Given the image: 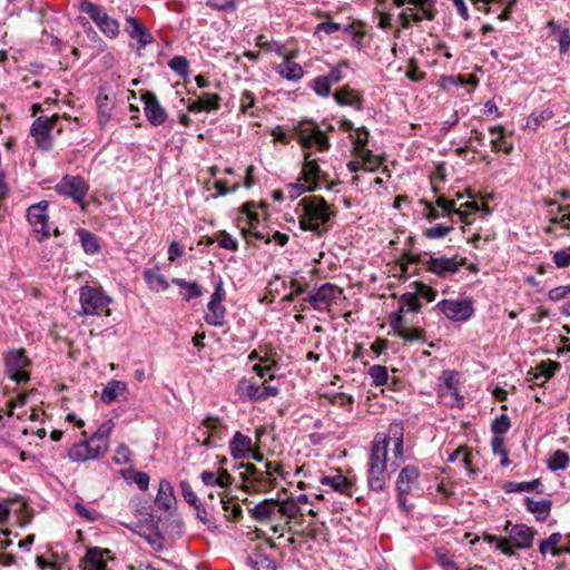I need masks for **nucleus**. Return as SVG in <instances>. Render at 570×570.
<instances>
[{"label": "nucleus", "instance_id": "f257e3e1", "mask_svg": "<svg viewBox=\"0 0 570 570\" xmlns=\"http://www.w3.org/2000/svg\"><path fill=\"white\" fill-rule=\"evenodd\" d=\"M301 229L323 236L330 230V223L335 218L336 212L321 196L302 198L296 207Z\"/></svg>", "mask_w": 570, "mask_h": 570}, {"label": "nucleus", "instance_id": "f03ea898", "mask_svg": "<svg viewBox=\"0 0 570 570\" xmlns=\"http://www.w3.org/2000/svg\"><path fill=\"white\" fill-rule=\"evenodd\" d=\"M293 132L296 141L305 151H311L314 148L324 153L331 147L327 134L314 120L304 119L294 124Z\"/></svg>", "mask_w": 570, "mask_h": 570}, {"label": "nucleus", "instance_id": "7ed1b4c3", "mask_svg": "<svg viewBox=\"0 0 570 570\" xmlns=\"http://www.w3.org/2000/svg\"><path fill=\"white\" fill-rule=\"evenodd\" d=\"M79 302L81 306L80 315H100L106 312L110 314L108 305L111 297L106 295L100 288L83 285L79 289Z\"/></svg>", "mask_w": 570, "mask_h": 570}, {"label": "nucleus", "instance_id": "20e7f679", "mask_svg": "<svg viewBox=\"0 0 570 570\" xmlns=\"http://www.w3.org/2000/svg\"><path fill=\"white\" fill-rule=\"evenodd\" d=\"M55 190L61 196L71 198L82 210L86 209L85 198L89 191V184L82 177L66 175L56 184Z\"/></svg>", "mask_w": 570, "mask_h": 570}, {"label": "nucleus", "instance_id": "39448f33", "mask_svg": "<svg viewBox=\"0 0 570 570\" xmlns=\"http://www.w3.org/2000/svg\"><path fill=\"white\" fill-rule=\"evenodd\" d=\"M29 365L30 360L23 348L10 350L4 355V373L18 384L29 381Z\"/></svg>", "mask_w": 570, "mask_h": 570}, {"label": "nucleus", "instance_id": "423d86ee", "mask_svg": "<svg viewBox=\"0 0 570 570\" xmlns=\"http://www.w3.org/2000/svg\"><path fill=\"white\" fill-rule=\"evenodd\" d=\"M80 8L91 18L105 36L116 38L119 35V22L108 16L100 6L92 2H82Z\"/></svg>", "mask_w": 570, "mask_h": 570}, {"label": "nucleus", "instance_id": "0eeeda50", "mask_svg": "<svg viewBox=\"0 0 570 570\" xmlns=\"http://www.w3.org/2000/svg\"><path fill=\"white\" fill-rule=\"evenodd\" d=\"M57 121H59L58 115H53L50 118L40 116L33 121L30 134L35 139L37 148L43 151L51 150L52 138L50 136V131L53 129Z\"/></svg>", "mask_w": 570, "mask_h": 570}, {"label": "nucleus", "instance_id": "6e6552de", "mask_svg": "<svg viewBox=\"0 0 570 570\" xmlns=\"http://www.w3.org/2000/svg\"><path fill=\"white\" fill-rule=\"evenodd\" d=\"M108 444H98L91 438L73 444L68 451V458L72 462H86L104 456L108 452Z\"/></svg>", "mask_w": 570, "mask_h": 570}, {"label": "nucleus", "instance_id": "1a4fd4ad", "mask_svg": "<svg viewBox=\"0 0 570 570\" xmlns=\"http://www.w3.org/2000/svg\"><path fill=\"white\" fill-rule=\"evenodd\" d=\"M435 307L453 322H465L474 313L472 301L469 298L460 301L442 299Z\"/></svg>", "mask_w": 570, "mask_h": 570}, {"label": "nucleus", "instance_id": "9d476101", "mask_svg": "<svg viewBox=\"0 0 570 570\" xmlns=\"http://www.w3.org/2000/svg\"><path fill=\"white\" fill-rule=\"evenodd\" d=\"M342 292L338 286L324 283L315 292L309 293L304 301L308 302L317 312L330 311L331 305Z\"/></svg>", "mask_w": 570, "mask_h": 570}, {"label": "nucleus", "instance_id": "9b49d317", "mask_svg": "<svg viewBox=\"0 0 570 570\" xmlns=\"http://www.w3.org/2000/svg\"><path fill=\"white\" fill-rule=\"evenodd\" d=\"M47 209L48 203L45 200L33 204L27 209V219L33 227L38 242H42L50 236Z\"/></svg>", "mask_w": 570, "mask_h": 570}, {"label": "nucleus", "instance_id": "f8f14e48", "mask_svg": "<svg viewBox=\"0 0 570 570\" xmlns=\"http://www.w3.org/2000/svg\"><path fill=\"white\" fill-rule=\"evenodd\" d=\"M424 255L429 256V258H426V263H424V268L441 278H445L449 275L458 273L465 261L463 258L459 262L455 257L449 258L445 256L434 257L428 253H424Z\"/></svg>", "mask_w": 570, "mask_h": 570}, {"label": "nucleus", "instance_id": "ddd939ff", "mask_svg": "<svg viewBox=\"0 0 570 570\" xmlns=\"http://www.w3.org/2000/svg\"><path fill=\"white\" fill-rule=\"evenodd\" d=\"M144 101V110L146 118L153 126L163 125L167 120V112L159 104L156 95L151 91H146L141 96Z\"/></svg>", "mask_w": 570, "mask_h": 570}, {"label": "nucleus", "instance_id": "4468645a", "mask_svg": "<svg viewBox=\"0 0 570 570\" xmlns=\"http://www.w3.org/2000/svg\"><path fill=\"white\" fill-rule=\"evenodd\" d=\"M326 174L321 169L318 160L312 157V151H304V163L299 174V181L305 180L309 185L326 180Z\"/></svg>", "mask_w": 570, "mask_h": 570}, {"label": "nucleus", "instance_id": "2eb2a0df", "mask_svg": "<svg viewBox=\"0 0 570 570\" xmlns=\"http://www.w3.org/2000/svg\"><path fill=\"white\" fill-rule=\"evenodd\" d=\"M124 30L131 39L137 41V50L145 48L154 41L151 32L134 17L126 18Z\"/></svg>", "mask_w": 570, "mask_h": 570}, {"label": "nucleus", "instance_id": "dca6fc26", "mask_svg": "<svg viewBox=\"0 0 570 570\" xmlns=\"http://www.w3.org/2000/svg\"><path fill=\"white\" fill-rule=\"evenodd\" d=\"M533 538L534 532L530 527L518 523L509 530V539L507 540L512 549H529L532 547Z\"/></svg>", "mask_w": 570, "mask_h": 570}, {"label": "nucleus", "instance_id": "f3484780", "mask_svg": "<svg viewBox=\"0 0 570 570\" xmlns=\"http://www.w3.org/2000/svg\"><path fill=\"white\" fill-rule=\"evenodd\" d=\"M560 363L554 361H543L534 368L528 372L527 380L532 383V385L543 386L554 374L557 370L560 368Z\"/></svg>", "mask_w": 570, "mask_h": 570}, {"label": "nucleus", "instance_id": "a211bd4d", "mask_svg": "<svg viewBox=\"0 0 570 570\" xmlns=\"http://www.w3.org/2000/svg\"><path fill=\"white\" fill-rule=\"evenodd\" d=\"M389 444V438L376 435L371 445L367 465L387 468Z\"/></svg>", "mask_w": 570, "mask_h": 570}, {"label": "nucleus", "instance_id": "6ab92c4d", "mask_svg": "<svg viewBox=\"0 0 570 570\" xmlns=\"http://www.w3.org/2000/svg\"><path fill=\"white\" fill-rule=\"evenodd\" d=\"M420 470L415 465H405L399 473L395 489L397 494L411 493L414 485L419 483Z\"/></svg>", "mask_w": 570, "mask_h": 570}, {"label": "nucleus", "instance_id": "aec40b11", "mask_svg": "<svg viewBox=\"0 0 570 570\" xmlns=\"http://www.w3.org/2000/svg\"><path fill=\"white\" fill-rule=\"evenodd\" d=\"M109 552L108 549L99 547L89 548L81 560L82 570H106L107 564L104 558Z\"/></svg>", "mask_w": 570, "mask_h": 570}, {"label": "nucleus", "instance_id": "412c9836", "mask_svg": "<svg viewBox=\"0 0 570 570\" xmlns=\"http://www.w3.org/2000/svg\"><path fill=\"white\" fill-rule=\"evenodd\" d=\"M334 99L340 106L353 107L357 111H362L364 108V99L362 95L357 90L352 89L348 86H344L341 89H338L334 94Z\"/></svg>", "mask_w": 570, "mask_h": 570}, {"label": "nucleus", "instance_id": "4be33fe9", "mask_svg": "<svg viewBox=\"0 0 570 570\" xmlns=\"http://www.w3.org/2000/svg\"><path fill=\"white\" fill-rule=\"evenodd\" d=\"M320 482L322 485L328 487L332 491L352 495V481L343 475L338 470H336L333 475H323L320 479Z\"/></svg>", "mask_w": 570, "mask_h": 570}, {"label": "nucleus", "instance_id": "5701e85b", "mask_svg": "<svg viewBox=\"0 0 570 570\" xmlns=\"http://www.w3.org/2000/svg\"><path fill=\"white\" fill-rule=\"evenodd\" d=\"M252 439L237 431L229 442V452L234 459H245L249 458L252 453Z\"/></svg>", "mask_w": 570, "mask_h": 570}, {"label": "nucleus", "instance_id": "b1692460", "mask_svg": "<svg viewBox=\"0 0 570 570\" xmlns=\"http://www.w3.org/2000/svg\"><path fill=\"white\" fill-rule=\"evenodd\" d=\"M391 325L395 334L409 342L422 341L425 342L424 330L419 327H405L401 316H396L395 321H391Z\"/></svg>", "mask_w": 570, "mask_h": 570}, {"label": "nucleus", "instance_id": "393cba45", "mask_svg": "<svg viewBox=\"0 0 570 570\" xmlns=\"http://www.w3.org/2000/svg\"><path fill=\"white\" fill-rule=\"evenodd\" d=\"M353 139L355 149L361 154L364 163L374 164L371 150L365 149L368 142V130L365 127H358L353 134L350 135Z\"/></svg>", "mask_w": 570, "mask_h": 570}, {"label": "nucleus", "instance_id": "a878e982", "mask_svg": "<svg viewBox=\"0 0 570 570\" xmlns=\"http://www.w3.org/2000/svg\"><path fill=\"white\" fill-rule=\"evenodd\" d=\"M128 393V385L124 381L110 380L104 387L100 399L105 404L115 402L118 397Z\"/></svg>", "mask_w": 570, "mask_h": 570}, {"label": "nucleus", "instance_id": "bb28decb", "mask_svg": "<svg viewBox=\"0 0 570 570\" xmlns=\"http://www.w3.org/2000/svg\"><path fill=\"white\" fill-rule=\"evenodd\" d=\"M176 502V498H175V494H174V488L173 485L170 484L169 481L167 480H161L159 482V485H158V492H157V495H156V499H155V503L156 505L164 510V511H167L169 510L173 504Z\"/></svg>", "mask_w": 570, "mask_h": 570}, {"label": "nucleus", "instance_id": "cd10ccee", "mask_svg": "<svg viewBox=\"0 0 570 570\" xmlns=\"http://www.w3.org/2000/svg\"><path fill=\"white\" fill-rule=\"evenodd\" d=\"M367 484L371 491L381 492L384 490L389 479L386 468L367 465Z\"/></svg>", "mask_w": 570, "mask_h": 570}, {"label": "nucleus", "instance_id": "c85d7f7f", "mask_svg": "<svg viewBox=\"0 0 570 570\" xmlns=\"http://www.w3.org/2000/svg\"><path fill=\"white\" fill-rule=\"evenodd\" d=\"M277 501L266 499L249 510L250 517L257 522H266L276 512Z\"/></svg>", "mask_w": 570, "mask_h": 570}, {"label": "nucleus", "instance_id": "c756f323", "mask_svg": "<svg viewBox=\"0 0 570 570\" xmlns=\"http://www.w3.org/2000/svg\"><path fill=\"white\" fill-rule=\"evenodd\" d=\"M277 73H279L283 78L297 81L303 77V68L299 63L293 61L291 58H285L283 62L275 67Z\"/></svg>", "mask_w": 570, "mask_h": 570}, {"label": "nucleus", "instance_id": "7c9ffc66", "mask_svg": "<svg viewBox=\"0 0 570 570\" xmlns=\"http://www.w3.org/2000/svg\"><path fill=\"white\" fill-rule=\"evenodd\" d=\"M524 504L527 509L535 514L537 520L544 521L550 514L552 502L550 500H534L530 497H524Z\"/></svg>", "mask_w": 570, "mask_h": 570}, {"label": "nucleus", "instance_id": "2f4dec72", "mask_svg": "<svg viewBox=\"0 0 570 570\" xmlns=\"http://www.w3.org/2000/svg\"><path fill=\"white\" fill-rule=\"evenodd\" d=\"M203 426L205 431H203V435L205 436L203 441V445L209 448L212 445V436L218 434L220 430L225 429L223 421L216 416H207L203 421Z\"/></svg>", "mask_w": 570, "mask_h": 570}, {"label": "nucleus", "instance_id": "473e14b6", "mask_svg": "<svg viewBox=\"0 0 570 570\" xmlns=\"http://www.w3.org/2000/svg\"><path fill=\"white\" fill-rule=\"evenodd\" d=\"M144 278L151 291L160 292L169 287L166 277L157 268H149L144 272Z\"/></svg>", "mask_w": 570, "mask_h": 570}, {"label": "nucleus", "instance_id": "72a5a7b5", "mask_svg": "<svg viewBox=\"0 0 570 570\" xmlns=\"http://www.w3.org/2000/svg\"><path fill=\"white\" fill-rule=\"evenodd\" d=\"M208 312L205 315L207 324L216 327H220L225 324L226 308L223 304L208 303Z\"/></svg>", "mask_w": 570, "mask_h": 570}, {"label": "nucleus", "instance_id": "f704fd0d", "mask_svg": "<svg viewBox=\"0 0 570 570\" xmlns=\"http://www.w3.org/2000/svg\"><path fill=\"white\" fill-rule=\"evenodd\" d=\"M445 387L455 397L456 406L463 407V397L459 393V377L455 371H444L442 374Z\"/></svg>", "mask_w": 570, "mask_h": 570}, {"label": "nucleus", "instance_id": "c9c22d12", "mask_svg": "<svg viewBox=\"0 0 570 570\" xmlns=\"http://www.w3.org/2000/svg\"><path fill=\"white\" fill-rule=\"evenodd\" d=\"M78 236L86 254L92 255L99 252L100 245L95 234L87 229L80 228L78 229Z\"/></svg>", "mask_w": 570, "mask_h": 570}, {"label": "nucleus", "instance_id": "e433bc0d", "mask_svg": "<svg viewBox=\"0 0 570 570\" xmlns=\"http://www.w3.org/2000/svg\"><path fill=\"white\" fill-rule=\"evenodd\" d=\"M570 458L563 450H557L548 460V468L551 471L566 470L569 465Z\"/></svg>", "mask_w": 570, "mask_h": 570}, {"label": "nucleus", "instance_id": "4c0bfd02", "mask_svg": "<svg viewBox=\"0 0 570 570\" xmlns=\"http://www.w3.org/2000/svg\"><path fill=\"white\" fill-rule=\"evenodd\" d=\"M316 190V184L309 185L308 183H305V180L299 181V177L297 178V181L294 184H288L285 186V191L287 193L288 197L292 199L297 198L305 191H314Z\"/></svg>", "mask_w": 570, "mask_h": 570}, {"label": "nucleus", "instance_id": "58836bf2", "mask_svg": "<svg viewBox=\"0 0 570 570\" xmlns=\"http://www.w3.org/2000/svg\"><path fill=\"white\" fill-rule=\"evenodd\" d=\"M540 479H534L529 482H509L507 484V491L508 492H524V491H531L535 490L538 493H542L543 490L539 489L541 487Z\"/></svg>", "mask_w": 570, "mask_h": 570}, {"label": "nucleus", "instance_id": "ea45409f", "mask_svg": "<svg viewBox=\"0 0 570 570\" xmlns=\"http://www.w3.org/2000/svg\"><path fill=\"white\" fill-rule=\"evenodd\" d=\"M173 283L187 291L185 297L186 301H190L191 298H196L203 295V289L200 285L196 282H187L183 278H174Z\"/></svg>", "mask_w": 570, "mask_h": 570}, {"label": "nucleus", "instance_id": "a19ab883", "mask_svg": "<svg viewBox=\"0 0 570 570\" xmlns=\"http://www.w3.org/2000/svg\"><path fill=\"white\" fill-rule=\"evenodd\" d=\"M239 102H240L239 110L242 114L249 115L252 117L256 116L255 96L252 91L244 90L240 95Z\"/></svg>", "mask_w": 570, "mask_h": 570}, {"label": "nucleus", "instance_id": "79ce46f5", "mask_svg": "<svg viewBox=\"0 0 570 570\" xmlns=\"http://www.w3.org/2000/svg\"><path fill=\"white\" fill-rule=\"evenodd\" d=\"M482 539L488 543H495L497 549L508 557L514 556V550L508 544L505 538H499L494 534L483 533Z\"/></svg>", "mask_w": 570, "mask_h": 570}, {"label": "nucleus", "instance_id": "37998d69", "mask_svg": "<svg viewBox=\"0 0 570 570\" xmlns=\"http://www.w3.org/2000/svg\"><path fill=\"white\" fill-rule=\"evenodd\" d=\"M112 429L114 422L111 420L102 422L97 429V431L90 436L91 441H96L98 444H108V439Z\"/></svg>", "mask_w": 570, "mask_h": 570}, {"label": "nucleus", "instance_id": "c03bdc74", "mask_svg": "<svg viewBox=\"0 0 570 570\" xmlns=\"http://www.w3.org/2000/svg\"><path fill=\"white\" fill-rule=\"evenodd\" d=\"M423 19H425L424 13L422 11L414 12L412 8H406L399 14V20L404 29H409L412 21L417 23Z\"/></svg>", "mask_w": 570, "mask_h": 570}, {"label": "nucleus", "instance_id": "a18cd8bd", "mask_svg": "<svg viewBox=\"0 0 570 570\" xmlns=\"http://www.w3.org/2000/svg\"><path fill=\"white\" fill-rule=\"evenodd\" d=\"M368 375L373 381V384L381 386L387 383L389 372L384 365H373L368 368Z\"/></svg>", "mask_w": 570, "mask_h": 570}, {"label": "nucleus", "instance_id": "49530a36", "mask_svg": "<svg viewBox=\"0 0 570 570\" xmlns=\"http://www.w3.org/2000/svg\"><path fill=\"white\" fill-rule=\"evenodd\" d=\"M453 229L454 228L451 225L436 224L432 227L425 228L423 230V236L429 239L443 238L448 236Z\"/></svg>", "mask_w": 570, "mask_h": 570}, {"label": "nucleus", "instance_id": "de8ad7c7", "mask_svg": "<svg viewBox=\"0 0 570 570\" xmlns=\"http://www.w3.org/2000/svg\"><path fill=\"white\" fill-rule=\"evenodd\" d=\"M169 68L178 76L185 78L189 73V62L184 56H175L168 62Z\"/></svg>", "mask_w": 570, "mask_h": 570}, {"label": "nucleus", "instance_id": "09e8293b", "mask_svg": "<svg viewBox=\"0 0 570 570\" xmlns=\"http://www.w3.org/2000/svg\"><path fill=\"white\" fill-rule=\"evenodd\" d=\"M436 206L442 208L446 215H456L460 217V219L464 220L466 217V214L462 212L461 209H456L455 202L454 200H448L444 196H440L436 199Z\"/></svg>", "mask_w": 570, "mask_h": 570}, {"label": "nucleus", "instance_id": "8fccbe9b", "mask_svg": "<svg viewBox=\"0 0 570 570\" xmlns=\"http://www.w3.org/2000/svg\"><path fill=\"white\" fill-rule=\"evenodd\" d=\"M401 311L406 308L409 312H419L421 309V302L415 293H404L400 298Z\"/></svg>", "mask_w": 570, "mask_h": 570}, {"label": "nucleus", "instance_id": "3c124183", "mask_svg": "<svg viewBox=\"0 0 570 570\" xmlns=\"http://www.w3.org/2000/svg\"><path fill=\"white\" fill-rule=\"evenodd\" d=\"M96 102L99 111V117L105 118V120H107L110 116L109 112L111 110V101L109 96L105 92V90L101 89L99 91Z\"/></svg>", "mask_w": 570, "mask_h": 570}, {"label": "nucleus", "instance_id": "603ef678", "mask_svg": "<svg viewBox=\"0 0 570 570\" xmlns=\"http://www.w3.org/2000/svg\"><path fill=\"white\" fill-rule=\"evenodd\" d=\"M218 246L224 249L236 252L238 249L237 240L227 232L220 230L216 235Z\"/></svg>", "mask_w": 570, "mask_h": 570}, {"label": "nucleus", "instance_id": "864d4df0", "mask_svg": "<svg viewBox=\"0 0 570 570\" xmlns=\"http://www.w3.org/2000/svg\"><path fill=\"white\" fill-rule=\"evenodd\" d=\"M511 426L510 417L507 414H501L492 421L491 430L494 435L503 436Z\"/></svg>", "mask_w": 570, "mask_h": 570}, {"label": "nucleus", "instance_id": "5fc2aeb1", "mask_svg": "<svg viewBox=\"0 0 570 570\" xmlns=\"http://www.w3.org/2000/svg\"><path fill=\"white\" fill-rule=\"evenodd\" d=\"M561 540H562L561 533L554 532V533L550 534L549 538H547L540 542V546H539L540 553L544 556L549 549H551V552L554 549H560L561 547H558V546L561 542Z\"/></svg>", "mask_w": 570, "mask_h": 570}, {"label": "nucleus", "instance_id": "6e6d98bb", "mask_svg": "<svg viewBox=\"0 0 570 570\" xmlns=\"http://www.w3.org/2000/svg\"><path fill=\"white\" fill-rule=\"evenodd\" d=\"M276 511L289 519H295L299 513V507L294 501H277Z\"/></svg>", "mask_w": 570, "mask_h": 570}, {"label": "nucleus", "instance_id": "4d7b16f0", "mask_svg": "<svg viewBox=\"0 0 570 570\" xmlns=\"http://www.w3.org/2000/svg\"><path fill=\"white\" fill-rule=\"evenodd\" d=\"M202 105L204 106L205 111L218 110L220 107V96L212 92H204L199 97Z\"/></svg>", "mask_w": 570, "mask_h": 570}, {"label": "nucleus", "instance_id": "13d9d810", "mask_svg": "<svg viewBox=\"0 0 570 570\" xmlns=\"http://www.w3.org/2000/svg\"><path fill=\"white\" fill-rule=\"evenodd\" d=\"M262 472H263V482L268 480L269 484L272 487H274L275 484L273 483V481L275 480V475L276 474L282 475V466L277 462L267 461L265 463V471H262Z\"/></svg>", "mask_w": 570, "mask_h": 570}, {"label": "nucleus", "instance_id": "bf43d9fd", "mask_svg": "<svg viewBox=\"0 0 570 570\" xmlns=\"http://www.w3.org/2000/svg\"><path fill=\"white\" fill-rule=\"evenodd\" d=\"M180 489H181V494H183L185 501L189 505L195 508L196 505L202 503L188 481H186V480L180 481Z\"/></svg>", "mask_w": 570, "mask_h": 570}, {"label": "nucleus", "instance_id": "052dcab7", "mask_svg": "<svg viewBox=\"0 0 570 570\" xmlns=\"http://www.w3.org/2000/svg\"><path fill=\"white\" fill-rule=\"evenodd\" d=\"M406 3L412 4L422 11L426 20H433L435 18V13L431 8L430 0H406Z\"/></svg>", "mask_w": 570, "mask_h": 570}, {"label": "nucleus", "instance_id": "680f3d73", "mask_svg": "<svg viewBox=\"0 0 570 570\" xmlns=\"http://www.w3.org/2000/svg\"><path fill=\"white\" fill-rule=\"evenodd\" d=\"M415 287V294L416 296L420 295L421 297L425 298L428 302H433L436 297V291L432 287L428 286L426 284L422 282H414L413 283Z\"/></svg>", "mask_w": 570, "mask_h": 570}, {"label": "nucleus", "instance_id": "e2e57ef3", "mask_svg": "<svg viewBox=\"0 0 570 570\" xmlns=\"http://www.w3.org/2000/svg\"><path fill=\"white\" fill-rule=\"evenodd\" d=\"M240 466L245 469V472L242 473L244 480H252L263 483V472L259 471L254 464L243 463Z\"/></svg>", "mask_w": 570, "mask_h": 570}, {"label": "nucleus", "instance_id": "0e129e2a", "mask_svg": "<svg viewBox=\"0 0 570 570\" xmlns=\"http://www.w3.org/2000/svg\"><path fill=\"white\" fill-rule=\"evenodd\" d=\"M552 259L558 268L570 266V246L554 252Z\"/></svg>", "mask_w": 570, "mask_h": 570}, {"label": "nucleus", "instance_id": "69168bd1", "mask_svg": "<svg viewBox=\"0 0 570 570\" xmlns=\"http://www.w3.org/2000/svg\"><path fill=\"white\" fill-rule=\"evenodd\" d=\"M331 83L328 78L320 76L314 80V91L321 97H328L331 94Z\"/></svg>", "mask_w": 570, "mask_h": 570}, {"label": "nucleus", "instance_id": "338daca9", "mask_svg": "<svg viewBox=\"0 0 570 570\" xmlns=\"http://www.w3.org/2000/svg\"><path fill=\"white\" fill-rule=\"evenodd\" d=\"M272 136L275 138L276 141L282 142L284 145L289 144L292 139H295L293 127L287 130L283 129L282 127H276L272 131Z\"/></svg>", "mask_w": 570, "mask_h": 570}, {"label": "nucleus", "instance_id": "774afa93", "mask_svg": "<svg viewBox=\"0 0 570 570\" xmlns=\"http://www.w3.org/2000/svg\"><path fill=\"white\" fill-rule=\"evenodd\" d=\"M130 456L131 452L129 448L126 444L120 443L115 451L114 462L116 464H126L130 461Z\"/></svg>", "mask_w": 570, "mask_h": 570}]
</instances>
